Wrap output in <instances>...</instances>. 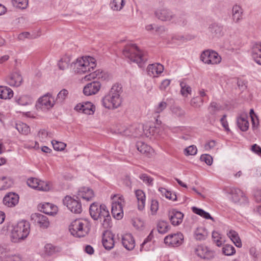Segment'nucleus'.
<instances>
[{
    "instance_id": "nucleus-23",
    "label": "nucleus",
    "mask_w": 261,
    "mask_h": 261,
    "mask_svg": "<svg viewBox=\"0 0 261 261\" xmlns=\"http://www.w3.org/2000/svg\"><path fill=\"white\" fill-rule=\"evenodd\" d=\"M148 74L150 76L156 77L164 70V66L160 63L150 64L147 68Z\"/></svg>"
},
{
    "instance_id": "nucleus-55",
    "label": "nucleus",
    "mask_w": 261,
    "mask_h": 261,
    "mask_svg": "<svg viewBox=\"0 0 261 261\" xmlns=\"http://www.w3.org/2000/svg\"><path fill=\"white\" fill-rule=\"evenodd\" d=\"M167 106V104L165 101L160 102L157 106L154 107V111L155 114H159L163 112Z\"/></svg>"
},
{
    "instance_id": "nucleus-56",
    "label": "nucleus",
    "mask_w": 261,
    "mask_h": 261,
    "mask_svg": "<svg viewBox=\"0 0 261 261\" xmlns=\"http://www.w3.org/2000/svg\"><path fill=\"white\" fill-rule=\"evenodd\" d=\"M39 179L36 178L31 177L28 179L27 185L30 187L37 190Z\"/></svg>"
},
{
    "instance_id": "nucleus-40",
    "label": "nucleus",
    "mask_w": 261,
    "mask_h": 261,
    "mask_svg": "<svg viewBox=\"0 0 261 261\" xmlns=\"http://www.w3.org/2000/svg\"><path fill=\"white\" fill-rule=\"evenodd\" d=\"M124 0H113L110 3V6L114 11H120L124 7Z\"/></svg>"
},
{
    "instance_id": "nucleus-3",
    "label": "nucleus",
    "mask_w": 261,
    "mask_h": 261,
    "mask_svg": "<svg viewBox=\"0 0 261 261\" xmlns=\"http://www.w3.org/2000/svg\"><path fill=\"white\" fill-rule=\"evenodd\" d=\"M30 223L22 220L13 226L11 232V240L14 243H18L25 239L30 233Z\"/></svg>"
},
{
    "instance_id": "nucleus-62",
    "label": "nucleus",
    "mask_w": 261,
    "mask_h": 261,
    "mask_svg": "<svg viewBox=\"0 0 261 261\" xmlns=\"http://www.w3.org/2000/svg\"><path fill=\"white\" fill-rule=\"evenodd\" d=\"M159 204L158 201L156 200H152L150 205V210L152 214H154L157 212Z\"/></svg>"
},
{
    "instance_id": "nucleus-5",
    "label": "nucleus",
    "mask_w": 261,
    "mask_h": 261,
    "mask_svg": "<svg viewBox=\"0 0 261 261\" xmlns=\"http://www.w3.org/2000/svg\"><path fill=\"white\" fill-rule=\"evenodd\" d=\"M90 225L86 219H76L69 226L72 235L77 238L86 236L90 230Z\"/></svg>"
},
{
    "instance_id": "nucleus-60",
    "label": "nucleus",
    "mask_w": 261,
    "mask_h": 261,
    "mask_svg": "<svg viewBox=\"0 0 261 261\" xmlns=\"http://www.w3.org/2000/svg\"><path fill=\"white\" fill-rule=\"evenodd\" d=\"M220 109V106L215 102H212L209 107L210 111L212 114H215Z\"/></svg>"
},
{
    "instance_id": "nucleus-35",
    "label": "nucleus",
    "mask_w": 261,
    "mask_h": 261,
    "mask_svg": "<svg viewBox=\"0 0 261 261\" xmlns=\"http://www.w3.org/2000/svg\"><path fill=\"white\" fill-rule=\"evenodd\" d=\"M227 235L237 247H241L242 246L241 240L236 231L231 230L227 233Z\"/></svg>"
},
{
    "instance_id": "nucleus-19",
    "label": "nucleus",
    "mask_w": 261,
    "mask_h": 261,
    "mask_svg": "<svg viewBox=\"0 0 261 261\" xmlns=\"http://www.w3.org/2000/svg\"><path fill=\"white\" fill-rule=\"evenodd\" d=\"M94 196L93 191L88 187H82L81 188L77 193V199L82 198L86 201H90Z\"/></svg>"
},
{
    "instance_id": "nucleus-33",
    "label": "nucleus",
    "mask_w": 261,
    "mask_h": 261,
    "mask_svg": "<svg viewBox=\"0 0 261 261\" xmlns=\"http://www.w3.org/2000/svg\"><path fill=\"white\" fill-rule=\"evenodd\" d=\"M13 96L12 90L6 86H0V98L10 99Z\"/></svg>"
},
{
    "instance_id": "nucleus-32",
    "label": "nucleus",
    "mask_w": 261,
    "mask_h": 261,
    "mask_svg": "<svg viewBox=\"0 0 261 261\" xmlns=\"http://www.w3.org/2000/svg\"><path fill=\"white\" fill-rule=\"evenodd\" d=\"M208 235L207 231L205 228L198 227L194 231V238L197 241L205 240Z\"/></svg>"
},
{
    "instance_id": "nucleus-9",
    "label": "nucleus",
    "mask_w": 261,
    "mask_h": 261,
    "mask_svg": "<svg viewBox=\"0 0 261 261\" xmlns=\"http://www.w3.org/2000/svg\"><path fill=\"white\" fill-rule=\"evenodd\" d=\"M63 203L75 214H80L82 211V204L79 200L72 198L70 196H67L63 199Z\"/></svg>"
},
{
    "instance_id": "nucleus-4",
    "label": "nucleus",
    "mask_w": 261,
    "mask_h": 261,
    "mask_svg": "<svg viewBox=\"0 0 261 261\" xmlns=\"http://www.w3.org/2000/svg\"><path fill=\"white\" fill-rule=\"evenodd\" d=\"M70 66L73 68L74 71L79 74L86 73L93 70L96 66L95 60L91 57H82L77 59L75 62H73Z\"/></svg>"
},
{
    "instance_id": "nucleus-6",
    "label": "nucleus",
    "mask_w": 261,
    "mask_h": 261,
    "mask_svg": "<svg viewBox=\"0 0 261 261\" xmlns=\"http://www.w3.org/2000/svg\"><path fill=\"white\" fill-rule=\"evenodd\" d=\"M123 54L130 61L136 63L140 66L142 63L147 60V58L143 55L142 51L135 44L125 46L123 49Z\"/></svg>"
},
{
    "instance_id": "nucleus-18",
    "label": "nucleus",
    "mask_w": 261,
    "mask_h": 261,
    "mask_svg": "<svg viewBox=\"0 0 261 261\" xmlns=\"http://www.w3.org/2000/svg\"><path fill=\"white\" fill-rule=\"evenodd\" d=\"M19 199L18 194L13 192H9L4 197L3 203L7 207H12L18 203Z\"/></svg>"
},
{
    "instance_id": "nucleus-2",
    "label": "nucleus",
    "mask_w": 261,
    "mask_h": 261,
    "mask_svg": "<svg viewBox=\"0 0 261 261\" xmlns=\"http://www.w3.org/2000/svg\"><path fill=\"white\" fill-rule=\"evenodd\" d=\"M89 213L94 220L103 218L102 225L104 228H108L110 226L111 216L105 205L93 202L90 205Z\"/></svg>"
},
{
    "instance_id": "nucleus-12",
    "label": "nucleus",
    "mask_w": 261,
    "mask_h": 261,
    "mask_svg": "<svg viewBox=\"0 0 261 261\" xmlns=\"http://www.w3.org/2000/svg\"><path fill=\"white\" fill-rule=\"evenodd\" d=\"M197 255L201 258L211 260L215 257V252L203 245H199L195 249Z\"/></svg>"
},
{
    "instance_id": "nucleus-21",
    "label": "nucleus",
    "mask_w": 261,
    "mask_h": 261,
    "mask_svg": "<svg viewBox=\"0 0 261 261\" xmlns=\"http://www.w3.org/2000/svg\"><path fill=\"white\" fill-rule=\"evenodd\" d=\"M6 81L10 86L18 87L22 83V77L19 73L14 72L6 77Z\"/></svg>"
},
{
    "instance_id": "nucleus-44",
    "label": "nucleus",
    "mask_w": 261,
    "mask_h": 261,
    "mask_svg": "<svg viewBox=\"0 0 261 261\" xmlns=\"http://www.w3.org/2000/svg\"><path fill=\"white\" fill-rule=\"evenodd\" d=\"M180 86L181 87L180 93L182 96L187 97L188 94H191V88L190 86L184 82H180Z\"/></svg>"
},
{
    "instance_id": "nucleus-22",
    "label": "nucleus",
    "mask_w": 261,
    "mask_h": 261,
    "mask_svg": "<svg viewBox=\"0 0 261 261\" xmlns=\"http://www.w3.org/2000/svg\"><path fill=\"white\" fill-rule=\"evenodd\" d=\"M155 16L162 21H170L174 17L172 12L166 9L157 10L155 12Z\"/></svg>"
},
{
    "instance_id": "nucleus-28",
    "label": "nucleus",
    "mask_w": 261,
    "mask_h": 261,
    "mask_svg": "<svg viewBox=\"0 0 261 261\" xmlns=\"http://www.w3.org/2000/svg\"><path fill=\"white\" fill-rule=\"evenodd\" d=\"M107 77V75L106 73L101 70H97L94 72L89 73L85 76L84 79L86 81H90L92 79H97L98 80H105Z\"/></svg>"
},
{
    "instance_id": "nucleus-16",
    "label": "nucleus",
    "mask_w": 261,
    "mask_h": 261,
    "mask_svg": "<svg viewBox=\"0 0 261 261\" xmlns=\"http://www.w3.org/2000/svg\"><path fill=\"white\" fill-rule=\"evenodd\" d=\"M101 84L99 81H94L87 84L84 88L83 93L85 95L89 96L95 94L100 90Z\"/></svg>"
},
{
    "instance_id": "nucleus-46",
    "label": "nucleus",
    "mask_w": 261,
    "mask_h": 261,
    "mask_svg": "<svg viewBox=\"0 0 261 261\" xmlns=\"http://www.w3.org/2000/svg\"><path fill=\"white\" fill-rule=\"evenodd\" d=\"M223 253L226 255L230 256L236 253V250L232 245L226 244L223 247Z\"/></svg>"
},
{
    "instance_id": "nucleus-64",
    "label": "nucleus",
    "mask_w": 261,
    "mask_h": 261,
    "mask_svg": "<svg viewBox=\"0 0 261 261\" xmlns=\"http://www.w3.org/2000/svg\"><path fill=\"white\" fill-rule=\"evenodd\" d=\"M171 81L168 79H165L162 81L160 86V89L161 90H165L169 85L170 84Z\"/></svg>"
},
{
    "instance_id": "nucleus-17",
    "label": "nucleus",
    "mask_w": 261,
    "mask_h": 261,
    "mask_svg": "<svg viewBox=\"0 0 261 261\" xmlns=\"http://www.w3.org/2000/svg\"><path fill=\"white\" fill-rule=\"evenodd\" d=\"M114 234L110 231L106 230L103 233L102 244L105 248L110 250L114 246Z\"/></svg>"
},
{
    "instance_id": "nucleus-14",
    "label": "nucleus",
    "mask_w": 261,
    "mask_h": 261,
    "mask_svg": "<svg viewBox=\"0 0 261 261\" xmlns=\"http://www.w3.org/2000/svg\"><path fill=\"white\" fill-rule=\"evenodd\" d=\"M230 194L231 195V199L234 203L242 204L247 202V197L240 189L232 188L230 190Z\"/></svg>"
},
{
    "instance_id": "nucleus-38",
    "label": "nucleus",
    "mask_w": 261,
    "mask_h": 261,
    "mask_svg": "<svg viewBox=\"0 0 261 261\" xmlns=\"http://www.w3.org/2000/svg\"><path fill=\"white\" fill-rule=\"evenodd\" d=\"M71 62V58L69 56H64L62 57L58 63V67L60 69L64 70L67 68L69 66V64Z\"/></svg>"
},
{
    "instance_id": "nucleus-1",
    "label": "nucleus",
    "mask_w": 261,
    "mask_h": 261,
    "mask_svg": "<svg viewBox=\"0 0 261 261\" xmlns=\"http://www.w3.org/2000/svg\"><path fill=\"white\" fill-rule=\"evenodd\" d=\"M122 92L121 85H114L109 92L103 97L102 99L103 106L108 109H115L118 108L122 102L120 97Z\"/></svg>"
},
{
    "instance_id": "nucleus-36",
    "label": "nucleus",
    "mask_w": 261,
    "mask_h": 261,
    "mask_svg": "<svg viewBox=\"0 0 261 261\" xmlns=\"http://www.w3.org/2000/svg\"><path fill=\"white\" fill-rule=\"evenodd\" d=\"M158 231L160 233H165L170 229V226L168 223L164 220L159 221L157 224Z\"/></svg>"
},
{
    "instance_id": "nucleus-57",
    "label": "nucleus",
    "mask_w": 261,
    "mask_h": 261,
    "mask_svg": "<svg viewBox=\"0 0 261 261\" xmlns=\"http://www.w3.org/2000/svg\"><path fill=\"white\" fill-rule=\"evenodd\" d=\"M212 238L214 242L218 246H220L222 244V241L220 237V234L216 231H213L212 233Z\"/></svg>"
},
{
    "instance_id": "nucleus-24",
    "label": "nucleus",
    "mask_w": 261,
    "mask_h": 261,
    "mask_svg": "<svg viewBox=\"0 0 261 261\" xmlns=\"http://www.w3.org/2000/svg\"><path fill=\"white\" fill-rule=\"evenodd\" d=\"M39 208L41 212L49 215L56 214L58 211L57 206L48 202L40 204L39 205Z\"/></svg>"
},
{
    "instance_id": "nucleus-7",
    "label": "nucleus",
    "mask_w": 261,
    "mask_h": 261,
    "mask_svg": "<svg viewBox=\"0 0 261 261\" xmlns=\"http://www.w3.org/2000/svg\"><path fill=\"white\" fill-rule=\"evenodd\" d=\"M200 59L205 64H217L221 62V58L216 51L206 50L202 53Z\"/></svg>"
},
{
    "instance_id": "nucleus-25",
    "label": "nucleus",
    "mask_w": 261,
    "mask_h": 261,
    "mask_svg": "<svg viewBox=\"0 0 261 261\" xmlns=\"http://www.w3.org/2000/svg\"><path fill=\"white\" fill-rule=\"evenodd\" d=\"M122 243L123 246L128 250H133L135 247V240L130 233H127L123 236Z\"/></svg>"
},
{
    "instance_id": "nucleus-8",
    "label": "nucleus",
    "mask_w": 261,
    "mask_h": 261,
    "mask_svg": "<svg viewBox=\"0 0 261 261\" xmlns=\"http://www.w3.org/2000/svg\"><path fill=\"white\" fill-rule=\"evenodd\" d=\"M54 105L55 101L54 98L50 94L47 93L38 99L36 107L37 109L45 111L50 109Z\"/></svg>"
},
{
    "instance_id": "nucleus-29",
    "label": "nucleus",
    "mask_w": 261,
    "mask_h": 261,
    "mask_svg": "<svg viewBox=\"0 0 261 261\" xmlns=\"http://www.w3.org/2000/svg\"><path fill=\"white\" fill-rule=\"evenodd\" d=\"M252 56L254 61L259 65H261V43L255 44L252 51Z\"/></svg>"
},
{
    "instance_id": "nucleus-37",
    "label": "nucleus",
    "mask_w": 261,
    "mask_h": 261,
    "mask_svg": "<svg viewBox=\"0 0 261 261\" xmlns=\"http://www.w3.org/2000/svg\"><path fill=\"white\" fill-rule=\"evenodd\" d=\"M137 150L143 154H147L152 150L151 148L143 142H138L136 145Z\"/></svg>"
},
{
    "instance_id": "nucleus-42",
    "label": "nucleus",
    "mask_w": 261,
    "mask_h": 261,
    "mask_svg": "<svg viewBox=\"0 0 261 261\" xmlns=\"http://www.w3.org/2000/svg\"><path fill=\"white\" fill-rule=\"evenodd\" d=\"M16 128L19 133L24 135H27L30 131L29 126L24 123H16Z\"/></svg>"
},
{
    "instance_id": "nucleus-15",
    "label": "nucleus",
    "mask_w": 261,
    "mask_h": 261,
    "mask_svg": "<svg viewBox=\"0 0 261 261\" xmlns=\"http://www.w3.org/2000/svg\"><path fill=\"white\" fill-rule=\"evenodd\" d=\"M122 135L125 136H133L134 137H140L144 136V126L139 124L135 127H132L129 129H125L120 132Z\"/></svg>"
},
{
    "instance_id": "nucleus-13",
    "label": "nucleus",
    "mask_w": 261,
    "mask_h": 261,
    "mask_svg": "<svg viewBox=\"0 0 261 261\" xmlns=\"http://www.w3.org/2000/svg\"><path fill=\"white\" fill-rule=\"evenodd\" d=\"M183 240V234L178 232L166 236L164 239V243L170 246H178L182 243Z\"/></svg>"
},
{
    "instance_id": "nucleus-20",
    "label": "nucleus",
    "mask_w": 261,
    "mask_h": 261,
    "mask_svg": "<svg viewBox=\"0 0 261 261\" xmlns=\"http://www.w3.org/2000/svg\"><path fill=\"white\" fill-rule=\"evenodd\" d=\"M184 216L181 212L175 210H172L169 212V219L174 226H177L182 222Z\"/></svg>"
},
{
    "instance_id": "nucleus-39",
    "label": "nucleus",
    "mask_w": 261,
    "mask_h": 261,
    "mask_svg": "<svg viewBox=\"0 0 261 261\" xmlns=\"http://www.w3.org/2000/svg\"><path fill=\"white\" fill-rule=\"evenodd\" d=\"M192 209V211L195 214H196L206 219H211L214 221V218L211 216L210 214L208 213L205 212L202 209L199 208L195 206L193 207Z\"/></svg>"
},
{
    "instance_id": "nucleus-48",
    "label": "nucleus",
    "mask_w": 261,
    "mask_h": 261,
    "mask_svg": "<svg viewBox=\"0 0 261 261\" xmlns=\"http://www.w3.org/2000/svg\"><path fill=\"white\" fill-rule=\"evenodd\" d=\"M159 191L164 195L166 198L173 201H175L176 199V195L175 194H172L170 191H167L164 188H160Z\"/></svg>"
},
{
    "instance_id": "nucleus-41",
    "label": "nucleus",
    "mask_w": 261,
    "mask_h": 261,
    "mask_svg": "<svg viewBox=\"0 0 261 261\" xmlns=\"http://www.w3.org/2000/svg\"><path fill=\"white\" fill-rule=\"evenodd\" d=\"M83 113L87 115L93 114L95 111V107L90 102H87L84 105Z\"/></svg>"
},
{
    "instance_id": "nucleus-53",
    "label": "nucleus",
    "mask_w": 261,
    "mask_h": 261,
    "mask_svg": "<svg viewBox=\"0 0 261 261\" xmlns=\"http://www.w3.org/2000/svg\"><path fill=\"white\" fill-rule=\"evenodd\" d=\"M197 149L196 146L191 145L185 149L184 152L186 155H194L197 153Z\"/></svg>"
},
{
    "instance_id": "nucleus-27",
    "label": "nucleus",
    "mask_w": 261,
    "mask_h": 261,
    "mask_svg": "<svg viewBox=\"0 0 261 261\" xmlns=\"http://www.w3.org/2000/svg\"><path fill=\"white\" fill-rule=\"evenodd\" d=\"M248 116L246 114L240 115L237 119V125L243 132H246L249 128Z\"/></svg>"
},
{
    "instance_id": "nucleus-63",
    "label": "nucleus",
    "mask_w": 261,
    "mask_h": 261,
    "mask_svg": "<svg viewBox=\"0 0 261 261\" xmlns=\"http://www.w3.org/2000/svg\"><path fill=\"white\" fill-rule=\"evenodd\" d=\"M140 178L142 179L144 182L149 185H151L153 181V179L151 177L148 176L146 174H142L140 175Z\"/></svg>"
},
{
    "instance_id": "nucleus-49",
    "label": "nucleus",
    "mask_w": 261,
    "mask_h": 261,
    "mask_svg": "<svg viewBox=\"0 0 261 261\" xmlns=\"http://www.w3.org/2000/svg\"><path fill=\"white\" fill-rule=\"evenodd\" d=\"M171 110L172 114L177 117H183L185 114V111L178 106H173Z\"/></svg>"
},
{
    "instance_id": "nucleus-61",
    "label": "nucleus",
    "mask_w": 261,
    "mask_h": 261,
    "mask_svg": "<svg viewBox=\"0 0 261 261\" xmlns=\"http://www.w3.org/2000/svg\"><path fill=\"white\" fill-rule=\"evenodd\" d=\"M3 261H21V258L19 255H7Z\"/></svg>"
},
{
    "instance_id": "nucleus-34",
    "label": "nucleus",
    "mask_w": 261,
    "mask_h": 261,
    "mask_svg": "<svg viewBox=\"0 0 261 261\" xmlns=\"http://www.w3.org/2000/svg\"><path fill=\"white\" fill-rule=\"evenodd\" d=\"M243 10L238 5H234L232 9V18L236 22H238L242 19Z\"/></svg>"
},
{
    "instance_id": "nucleus-43",
    "label": "nucleus",
    "mask_w": 261,
    "mask_h": 261,
    "mask_svg": "<svg viewBox=\"0 0 261 261\" xmlns=\"http://www.w3.org/2000/svg\"><path fill=\"white\" fill-rule=\"evenodd\" d=\"M12 182L6 177L0 178V190H4L11 186Z\"/></svg>"
},
{
    "instance_id": "nucleus-59",
    "label": "nucleus",
    "mask_w": 261,
    "mask_h": 261,
    "mask_svg": "<svg viewBox=\"0 0 261 261\" xmlns=\"http://www.w3.org/2000/svg\"><path fill=\"white\" fill-rule=\"evenodd\" d=\"M209 29L212 33L215 34L216 35L220 34L222 31L221 28L216 24L211 25L209 27Z\"/></svg>"
},
{
    "instance_id": "nucleus-52",
    "label": "nucleus",
    "mask_w": 261,
    "mask_h": 261,
    "mask_svg": "<svg viewBox=\"0 0 261 261\" xmlns=\"http://www.w3.org/2000/svg\"><path fill=\"white\" fill-rule=\"evenodd\" d=\"M44 249L45 253L48 255H51L58 251L56 247L50 244H46L44 247Z\"/></svg>"
},
{
    "instance_id": "nucleus-50",
    "label": "nucleus",
    "mask_w": 261,
    "mask_h": 261,
    "mask_svg": "<svg viewBox=\"0 0 261 261\" xmlns=\"http://www.w3.org/2000/svg\"><path fill=\"white\" fill-rule=\"evenodd\" d=\"M203 99L199 97H193L190 101V105L194 108H200L203 103Z\"/></svg>"
},
{
    "instance_id": "nucleus-45",
    "label": "nucleus",
    "mask_w": 261,
    "mask_h": 261,
    "mask_svg": "<svg viewBox=\"0 0 261 261\" xmlns=\"http://www.w3.org/2000/svg\"><path fill=\"white\" fill-rule=\"evenodd\" d=\"M51 187V185L49 182L39 180L37 188L38 190L47 191L50 189Z\"/></svg>"
},
{
    "instance_id": "nucleus-51",
    "label": "nucleus",
    "mask_w": 261,
    "mask_h": 261,
    "mask_svg": "<svg viewBox=\"0 0 261 261\" xmlns=\"http://www.w3.org/2000/svg\"><path fill=\"white\" fill-rule=\"evenodd\" d=\"M51 143L54 149L58 151L64 150L66 146L65 143L62 142H58L56 140H53Z\"/></svg>"
},
{
    "instance_id": "nucleus-31",
    "label": "nucleus",
    "mask_w": 261,
    "mask_h": 261,
    "mask_svg": "<svg viewBox=\"0 0 261 261\" xmlns=\"http://www.w3.org/2000/svg\"><path fill=\"white\" fill-rule=\"evenodd\" d=\"M15 100L17 104L23 106L31 105L33 103L32 98L28 95L16 96Z\"/></svg>"
},
{
    "instance_id": "nucleus-58",
    "label": "nucleus",
    "mask_w": 261,
    "mask_h": 261,
    "mask_svg": "<svg viewBox=\"0 0 261 261\" xmlns=\"http://www.w3.org/2000/svg\"><path fill=\"white\" fill-rule=\"evenodd\" d=\"M200 160L204 162L207 165H211L213 163V158L209 154L201 155Z\"/></svg>"
},
{
    "instance_id": "nucleus-10",
    "label": "nucleus",
    "mask_w": 261,
    "mask_h": 261,
    "mask_svg": "<svg viewBox=\"0 0 261 261\" xmlns=\"http://www.w3.org/2000/svg\"><path fill=\"white\" fill-rule=\"evenodd\" d=\"M116 196H115L113 202L112 203L111 213L113 216L116 219H121L123 216V212L122 210V205L123 203V199L120 197L118 199L115 200Z\"/></svg>"
},
{
    "instance_id": "nucleus-26",
    "label": "nucleus",
    "mask_w": 261,
    "mask_h": 261,
    "mask_svg": "<svg viewBox=\"0 0 261 261\" xmlns=\"http://www.w3.org/2000/svg\"><path fill=\"white\" fill-rule=\"evenodd\" d=\"M33 219H35L36 222L43 229L47 228L49 225L47 217L42 214H35Z\"/></svg>"
},
{
    "instance_id": "nucleus-30",
    "label": "nucleus",
    "mask_w": 261,
    "mask_h": 261,
    "mask_svg": "<svg viewBox=\"0 0 261 261\" xmlns=\"http://www.w3.org/2000/svg\"><path fill=\"white\" fill-rule=\"evenodd\" d=\"M136 196L138 200V206L139 210H143L145 207V195L144 192L141 190L135 191Z\"/></svg>"
},
{
    "instance_id": "nucleus-11",
    "label": "nucleus",
    "mask_w": 261,
    "mask_h": 261,
    "mask_svg": "<svg viewBox=\"0 0 261 261\" xmlns=\"http://www.w3.org/2000/svg\"><path fill=\"white\" fill-rule=\"evenodd\" d=\"M156 123L158 126H150L146 125L144 126V136L150 138L151 136H159L161 135V128L159 126L161 124V121L158 120L159 116H156Z\"/></svg>"
},
{
    "instance_id": "nucleus-54",
    "label": "nucleus",
    "mask_w": 261,
    "mask_h": 261,
    "mask_svg": "<svg viewBox=\"0 0 261 261\" xmlns=\"http://www.w3.org/2000/svg\"><path fill=\"white\" fill-rule=\"evenodd\" d=\"M68 94V91L66 89H62L57 95L56 100L58 102H62L67 96Z\"/></svg>"
},
{
    "instance_id": "nucleus-47",
    "label": "nucleus",
    "mask_w": 261,
    "mask_h": 261,
    "mask_svg": "<svg viewBox=\"0 0 261 261\" xmlns=\"http://www.w3.org/2000/svg\"><path fill=\"white\" fill-rule=\"evenodd\" d=\"M13 5L20 9H25L28 4V0H13Z\"/></svg>"
}]
</instances>
